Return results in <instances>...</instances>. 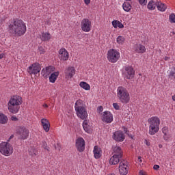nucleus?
<instances>
[{
  "label": "nucleus",
  "instance_id": "nucleus-1",
  "mask_svg": "<svg viewBox=\"0 0 175 175\" xmlns=\"http://www.w3.org/2000/svg\"><path fill=\"white\" fill-rule=\"evenodd\" d=\"M8 31L13 36H23L27 32V25L23 20L15 18L8 27Z\"/></svg>",
  "mask_w": 175,
  "mask_h": 175
},
{
  "label": "nucleus",
  "instance_id": "nucleus-2",
  "mask_svg": "<svg viewBox=\"0 0 175 175\" xmlns=\"http://www.w3.org/2000/svg\"><path fill=\"white\" fill-rule=\"evenodd\" d=\"M75 109L79 118H81V120H86L88 117V113L85 108V104H84L83 100H77L75 104Z\"/></svg>",
  "mask_w": 175,
  "mask_h": 175
},
{
  "label": "nucleus",
  "instance_id": "nucleus-3",
  "mask_svg": "<svg viewBox=\"0 0 175 175\" xmlns=\"http://www.w3.org/2000/svg\"><path fill=\"white\" fill-rule=\"evenodd\" d=\"M149 124V135L154 136L155 133H158L159 131V125L161 124V120L157 116H153L148 119Z\"/></svg>",
  "mask_w": 175,
  "mask_h": 175
},
{
  "label": "nucleus",
  "instance_id": "nucleus-4",
  "mask_svg": "<svg viewBox=\"0 0 175 175\" xmlns=\"http://www.w3.org/2000/svg\"><path fill=\"white\" fill-rule=\"evenodd\" d=\"M117 96L121 103L126 105L129 103L131 100V97L129 96V92L125 88L122 86H119L117 89Z\"/></svg>",
  "mask_w": 175,
  "mask_h": 175
},
{
  "label": "nucleus",
  "instance_id": "nucleus-5",
  "mask_svg": "<svg viewBox=\"0 0 175 175\" xmlns=\"http://www.w3.org/2000/svg\"><path fill=\"white\" fill-rule=\"evenodd\" d=\"M13 145L8 142H1L0 143V154L4 157L13 155Z\"/></svg>",
  "mask_w": 175,
  "mask_h": 175
},
{
  "label": "nucleus",
  "instance_id": "nucleus-6",
  "mask_svg": "<svg viewBox=\"0 0 175 175\" xmlns=\"http://www.w3.org/2000/svg\"><path fill=\"white\" fill-rule=\"evenodd\" d=\"M120 57H121V55L120 54V51L117 49H111L107 53V60L111 64H116V62L120 59Z\"/></svg>",
  "mask_w": 175,
  "mask_h": 175
},
{
  "label": "nucleus",
  "instance_id": "nucleus-7",
  "mask_svg": "<svg viewBox=\"0 0 175 175\" xmlns=\"http://www.w3.org/2000/svg\"><path fill=\"white\" fill-rule=\"evenodd\" d=\"M16 135L21 140H26L29 137V130L25 126L18 127L16 129Z\"/></svg>",
  "mask_w": 175,
  "mask_h": 175
},
{
  "label": "nucleus",
  "instance_id": "nucleus-8",
  "mask_svg": "<svg viewBox=\"0 0 175 175\" xmlns=\"http://www.w3.org/2000/svg\"><path fill=\"white\" fill-rule=\"evenodd\" d=\"M81 28L83 32H90L92 29V23L88 18H83L81 21Z\"/></svg>",
  "mask_w": 175,
  "mask_h": 175
},
{
  "label": "nucleus",
  "instance_id": "nucleus-9",
  "mask_svg": "<svg viewBox=\"0 0 175 175\" xmlns=\"http://www.w3.org/2000/svg\"><path fill=\"white\" fill-rule=\"evenodd\" d=\"M123 76L128 80L133 79V77L135 76V70H133V68L131 66H124V69L123 70Z\"/></svg>",
  "mask_w": 175,
  "mask_h": 175
},
{
  "label": "nucleus",
  "instance_id": "nucleus-10",
  "mask_svg": "<svg viewBox=\"0 0 175 175\" xmlns=\"http://www.w3.org/2000/svg\"><path fill=\"white\" fill-rule=\"evenodd\" d=\"M101 120L103 122H105L106 124H111L113 122V113L109 111H105L101 113L100 116Z\"/></svg>",
  "mask_w": 175,
  "mask_h": 175
},
{
  "label": "nucleus",
  "instance_id": "nucleus-11",
  "mask_svg": "<svg viewBox=\"0 0 175 175\" xmlns=\"http://www.w3.org/2000/svg\"><path fill=\"white\" fill-rule=\"evenodd\" d=\"M40 70H42V67L38 62L33 63L27 68V72L29 75H38Z\"/></svg>",
  "mask_w": 175,
  "mask_h": 175
},
{
  "label": "nucleus",
  "instance_id": "nucleus-12",
  "mask_svg": "<svg viewBox=\"0 0 175 175\" xmlns=\"http://www.w3.org/2000/svg\"><path fill=\"white\" fill-rule=\"evenodd\" d=\"M129 167H128V161H122L119 164V173L120 175H126Z\"/></svg>",
  "mask_w": 175,
  "mask_h": 175
},
{
  "label": "nucleus",
  "instance_id": "nucleus-13",
  "mask_svg": "<svg viewBox=\"0 0 175 175\" xmlns=\"http://www.w3.org/2000/svg\"><path fill=\"white\" fill-rule=\"evenodd\" d=\"M75 146L79 152H83L85 150V141L83 137H79L76 139Z\"/></svg>",
  "mask_w": 175,
  "mask_h": 175
},
{
  "label": "nucleus",
  "instance_id": "nucleus-14",
  "mask_svg": "<svg viewBox=\"0 0 175 175\" xmlns=\"http://www.w3.org/2000/svg\"><path fill=\"white\" fill-rule=\"evenodd\" d=\"M112 137L113 140L118 142H124L125 140V135L124 134V132L121 131H115L113 133Z\"/></svg>",
  "mask_w": 175,
  "mask_h": 175
},
{
  "label": "nucleus",
  "instance_id": "nucleus-15",
  "mask_svg": "<svg viewBox=\"0 0 175 175\" xmlns=\"http://www.w3.org/2000/svg\"><path fill=\"white\" fill-rule=\"evenodd\" d=\"M59 58L61 61H68L69 59V52L65 48L60 49L59 50Z\"/></svg>",
  "mask_w": 175,
  "mask_h": 175
},
{
  "label": "nucleus",
  "instance_id": "nucleus-16",
  "mask_svg": "<svg viewBox=\"0 0 175 175\" xmlns=\"http://www.w3.org/2000/svg\"><path fill=\"white\" fill-rule=\"evenodd\" d=\"M8 109L10 113H12V114H17V113H18V111L20 110V105H17L16 104L8 102Z\"/></svg>",
  "mask_w": 175,
  "mask_h": 175
},
{
  "label": "nucleus",
  "instance_id": "nucleus-17",
  "mask_svg": "<svg viewBox=\"0 0 175 175\" xmlns=\"http://www.w3.org/2000/svg\"><path fill=\"white\" fill-rule=\"evenodd\" d=\"M64 73L66 79H72V77H73L76 73V69H75V67H68L66 68Z\"/></svg>",
  "mask_w": 175,
  "mask_h": 175
},
{
  "label": "nucleus",
  "instance_id": "nucleus-18",
  "mask_svg": "<svg viewBox=\"0 0 175 175\" xmlns=\"http://www.w3.org/2000/svg\"><path fill=\"white\" fill-rule=\"evenodd\" d=\"M55 68L53 66H49L42 70V75L43 77H47L54 72Z\"/></svg>",
  "mask_w": 175,
  "mask_h": 175
},
{
  "label": "nucleus",
  "instance_id": "nucleus-19",
  "mask_svg": "<svg viewBox=\"0 0 175 175\" xmlns=\"http://www.w3.org/2000/svg\"><path fill=\"white\" fill-rule=\"evenodd\" d=\"M8 103L20 106L23 103V98L19 96H13L10 98Z\"/></svg>",
  "mask_w": 175,
  "mask_h": 175
},
{
  "label": "nucleus",
  "instance_id": "nucleus-20",
  "mask_svg": "<svg viewBox=\"0 0 175 175\" xmlns=\"http://www.w3.org/2000/svg\"><path fill=\"white\" fill-rule=\"evenodd\" d=\"M134 51L137 54H144L146 51V46L142 44H137L134 46Z\"/></svg>",
  "mask_w": 175,
  "mask_h": 175
},
{
  "label": "nucleus",
  "instance_id": "nucleus-21",
  "mask_svg": "<svg viewBox=\"0 0 175 175\" xmlns=\"http://www.w3.org/2000/svg\"><path fill=\"white\" fill-rule=\"evenodd\" d=\"M93 154L95 159H99L102 157V149L99 146H95L93 149Z\"/></svg>",
  "mask_w": 175,
  "mask_h": 175
},
{
  "label": "nucleus",
  "instance_id": "nucleus-22",
  "mask_svg": "<svg viewBox=\"0 0 175 175\" xmlns=\"http://www.w3.org/2000/svg\"><path fill=\"white\" fill-rule=\"evenodd\" d=\"M162 133L163 134V139L165 142H169L170 140V135L169 134V127L164 126L161 129Z\"/></svg>",
  "mask_w": 175,
  "mask_h": 175
},
{
  "label": "nucleus",
  "instance_id": "nucleus-23",
  "mask_svg": "<svg viewBox=\"0 0 175 175\" xmlns=\"http://www.w3.org/2000/svg\"><path fill=\"white\" fill-rule=\"evenodd\" d=\"M41 124L45 132H49V131H50V122H49V120L42 118L41 120Z\"/></svg>",
  "mask_w": 175,
  "mask_h": 175
},
{
  "label": "nucleus",
  "instance_id": "nucleus-24",
  "mask_svg": "<svg viewBox=\"0 0 175 175\" xmlns=\"http://www.w3.org/2000/svg\"><path fill=\"white\" fill-rule=\"evenodd\" d=\"M122 157L120 156H116V154H113V156L109 159V165H118L120 163V161Z\"/></svg>",
  "mask_w": 175,
  "mask_h": 175
},
{
  "label": "nucleus",
  "instance_id": "nucleus-25",
  "mask_svg": "<svg viewBox=\"0 0 175 175\" xmlns=\"http://www.w3.org/2000/svg\"><path fill=\"white\" fill-rule=\"evenodd\" d=\"M83 130L86 133H91V124L90 122L87 120H84L82 124Z\"/></svg>",
  "mask_w": 175,
  "mask_h": 175
},
{
  "label": "nucleus",
  "instance_id": "nucleus-26",
  "mask_svg": "<svg viewBox=\"0 0 175 175\" xmlns=\"http://www.w3.org/2000/svg\"><path fill=\"white\" fill-rule=\"evenodd\" d=\"M40 38L42 42H49L51 39V35L49 32H43L41 33Z\"/></svg>",
  "mask_w": 175,
  "mask_h": 175
},
{
  "label": "nucleus",
  "instance_id": "nucleus-27",
  "mask_svg": "<svg viewBox=\"0 0 175 175\" xmlns=\"http://www.w3.org/2000/svg\"><path fill=\"white\" fill-rule=\"evenodd\" d=\"M58 76H59V72H54L51 74L49 77V82L54 83L57 81V79H58Z\"/></svg>",
  "mask_w": 175,
  "mask_h": 175
},
{
  "label": "nucleus",
  "instance_id": "nucleus-28",
  "mask_svg": "<svg viewBox=\"0 0 175 175\" xmlns=\"http://www.w3.org/2000/svg\"><path fill=\"white\" fill-rule=\"evenodd\" d=\"M113 155L122 157V150H121V147L118 146H115L113 150Z\"/></svg>",
  "mask_w": 175,
  "mask_h": 175
},
{
  "label": "nucleus",
  "instance_id": "nucleus-29",
  "mask_svg": "<svg viewBox=\"0 0 175 175\" xmlns=\"http://www.w3.org/2000/svg\"><path fill=\"white\" fill-rule=\"evenodd\" d=\"M157 10H159V12H165L167 9V6L166 4L157 1Z\"/></svg>",
  "mask_w": 175,
  "mask_h": 175
},
{
  "label": "nucleus",
  "instance_id": "nucleus-30",
  "mask_svg": "<svg viewBox=\"0 0 175 175\" xmlns=\"http://www.w3.org/2000/svg\"><path fill=\"white\" fill-rule=\"evenodd\" d=\"M158 1H154L151 0L148 3V9L149 10H155V8L157 7Z\"/></svg>",
  "mask_w": 175,
  "mask_h": 175
},
{
  "label": "nucleus",
  "instance_id": "nucleus-31",
  "mask_svg": "<svg viewBox=\"0 0 175 175\" xmlns=\"http://www.w3.org/2000/svg\"><path fill=\"white\" fill-rule=\"evenodd\" d=\"M79 86L81 87V88H83L85 91H90L91 90V86L90 85V84L85 81L80 82Z\"/></svg>",
  "mask_w": 175,
  "mask_h": 175
},
{
  "label": "nucleus",
  "instance_id": "nucleus-32",
  "mask_svg": "<svg viewBox=\"0 0 175 175\" xmlns=\"http://www.w3.org/2000/svg\"><path fill=\"white\" fill-rule=\"evenodd\" d=\"M112 25L113 28H120V29L124 28V25L121 22H120V21H112Z\"/></svg>",
  "mask_w": 175,
  "mask_h": 175
},
{
  "label": "nucleus",
  "instance_id": "nucleus-33",
  "mask_svg": "<svg viewBox=\"0 0 175 175\" xmlns=\"http://www.w3.org/2000/svg\"><path fill=\"white\" fill-rule=\"evenodd\" d=\"M116 42L119 44V46H122L124 43H125V37L122 36H118L116 38Z\"/></svg>",
  "mask_w": 175,
  "mask_h": 175
},
{
  "label": "nucleus",
  "instance_id": "nucleus-34",
  "mask_svg": "<svg viewBox=\"0 0 175 175\" xmlns=\"http://www.w3.org/2000/svg\"><path fill=\"white\" fill-rule=\"evenodd\" d=\"M8 116H6V115L0 113V124H8Z\"/></svg>",
  "mask_w": 175,
  "mask_h": 175
},
{
  "label": "nucleus",
  "instance_id": "nucleus-35",
  "mask_svg": "<svg viewBox=\"0 0 175 175\" xmlns=\"http://www.w3.org/2000/svg\"><path fill=\"white\" fill-rule=\"evenodd\" d=\"M168 78L170 79V80H175V67H172V68H170Z\"/></svg>",
  "mask_w": 175,
  "mask_h": 175
},
{
  "label": "nucleus",
  "instance_id": "nucleus-36",
  "mask_svg": "<svg viewBox=\"0 0 175 175\" xmlns=\"http://www.w3.org/2000/svg\"><path fill=\"white\" fill-rule=\"evenodd\" d=\"M122 8L124 12H131L132 9V5L128 2H124L122 5Z\"/></svg>",
  "mask_w": 175,
  "mask_h": 175
},
{
  "label": "nucleus",
  "instance_id": "nucleus-37",
  "mask_svg": "<svg viewBox=\"0 0 175 175\" xmlns=\"http://www.w3.org/2000/svg\"><path fill=\"white\" fill-rule=\"evenodd\" d=\"M169 20H170V23H175V14H171L169 16Z\"/></svg>",
  "mask_w": 175,
  "mask_h": 175
},
{
  "label": "nucleus",
  "instance_id": "nucleus-38",
  "mask_svg": "<svg viewBox=\"0 0 175 175\" xmlns=\"http://www.w3.org/2000/svg\"><path fill=\"white\" fill-rule=\"evenodd\" d=\"M29 155H31V157H36V150H35L33 148H30L29 150Z\"/></svg>",
  "mask_w": 175,
  "mask_h": 175
},
{
  "label": "nucleus",
  "instance_id": "nucleus-39",
  "mask_svg": "<svg viewBox=\"0 0 175 175\" xmlns=\"http://www.w3.org/2000/svg\"><path fill=\"white\" fill-rule=\"evenodd\" d=\"M38 53H40V54H44V53H46V51L44 50V48H43V46H38Z\"/></svg>",
  "mask_w": 175,
  "mask_h": 175
},
{
  "label": "nucleus",
  "instance_id": "nucleus-40",
  "mask_svg": "<svg viewBox=\"0 0 175 175\" xmlns=\"http://www.w3.org/2000/svg\"><path fill=\"white\" fill-rule=\"evenodd\" d=\"M138 1H139V4L142 6H146V5H147V0H138Z\"/></svg>",
  "mask_w": 175,
  "mask_h": 175
},
{
  "label": "nucleus",
  "instance_id": "nucleus-41",
  "mask_svg": "<svg viewBox=\"0 0 175 175\" xmlns=\"http://www.w3.org/2000/svg\"><path fill=\"white\" fill-rule=\"evenodd\" d=\"M97 111L98 113V114H102V112L103 111V107L102 106H99L98 108H97Z\"/></svg>",
  "mask_w": 175,
  "mask_h": 175
},
{
  "label": "nucleus",
  "instance_id": "nucleus-42",
  "mask_svg": "<svg viewBox=\"0 0 175 175\" xmlns=\"http://www.w3.org/2000/svg\"><path fill=\"white\" fill-rule=\"evenodd\" d=\"M113 106L116 110H120V105L117 103H113Z\"/></svg>",
  "mask_w": 175,
  "mask_h": 175
},
{
  "label": "nucleus",
  "instance_id": "nucleus-43",
  "mask_svg": "<svg viewBox=\"0 0 175 175\" xmlns=\"http://www.w3.org/2000/svg\"><path fill=\"white\" fill-rule=\"evenodd\" d=\"M42 147H43V148H44V150H49V148H47V143L43 142Z\"/></svg>",
  "mask_w": 175,
  "mask_h": 175
},
{
  "label": "nucleus",
  "instance_id": "nucleus-44",
  "mask_svg": "<svg viewBox=\"0 0 175 175\" xmlns=\"http://www.w3.org/2000/svg\"><path fill=\"white\" fill-rule=\"evenodd\" d=\"M85 5H90L91 3V0H84Z\"/></svg>",
  "mask_w": 175,
  "mask_h": 175
},
{
  "label": "nucleus",
  "instance_id": "nucleus-45",
  "mask_svg": "<svg viewBox=\"0 0 175 175\" xmlns=\"http://www.w3.org/2000/svg\"><path fill=\"white\" fill-rule=\"evenodd\" d=\"M13 137H14V135H11L10 136V137L8 138V139H7V141H5V142H8L9 143V142H10V140H12V139H13Z\"/></svg>",
  "mask_w": 175,
  "mask_h": 175
},
{
  "label": "nucleus",
  "instance_id": "nucleus-46",
  "mask_svg": "<svg viewBox=\"0 0 175 175\" xmlns=\"http://www.w3.org/2000/svg\"><path fill=\"white\" fill-rule=\"evenodd\" d=\"M153 169H154V170H159V165H154L153 166Z\"/></svg>",
  "mask_w": 175,
  "mask_h": 175
},
{
  "label": "nucleus",
  "instance_id": "nucleus-47",
  "mask_svg": "<svg viewBox=\"0 0 175 175\" xmlns=\"http://www.w3.org/2000/svg\"><path fill=\"white\" fill-rule=\"evenodd\" d=\"M11 120L12 121H17V117H16L15 116H13L11 117Z\"/></svg>",
  "mask_w": 175,
  "mask_h": 175
},
{
  "label": "nucleus",
  "instance_id": "nucleus-48",
  "mask_svg": "<svg viewBox=\"0 0 175 175\" xmlns=\"http://www.w3.org/2000/svg\"><path fill=\"white\" fill-rule=\"evenodd\" d=\"M144 143L149 147L150 146V142H148L147 139L144 140Z\"/></svg>",
  "mask_w": 175,
  "mask_h": 175
},
{
  "label": "nucleus",
  "instance_id": "nucleus-49",
  "mask_svg": "<svg viewBox=\"0 0 175 175\" xmlns=\"http://www.w3.org/2000/svg\"><path fill=\"white\" fill-rule=\"evenodd\" d=\"M139 175H147V174L143 171H139Z\"/></svg>",
  "mask_w": 175,
  "mask_h": 175
},
{
  "label": "nucleus",
  "instance_id": "nucleus-50",
  "mask_svg": "<svg viewBox=\"0 0 175 175\" xmlns=\"http://www.w3.org/2000/svg\"><path fill=\"white\" fill-rule=\"evenodd\" d=\"M138 161L140 162V163H142V162H143V160H142V157H138Z\"/></svg>",
  "mask_w": 175,
  "mask_h": 175
},
{
  "label": "nucleus",
  "instance_id": "nucleus-51",
  "mask_svg": "<svg viewBox=\"0 0 175 175\" xmlns=\"http://www.w3.org/2000/svg\"><path fill=\"white\" fill-rule=\"evenodd\" d=\"M164 59H165V61H169V59H170V57H167V56H165V57H164Z\"/></svg>",
  "mask_w": 175,
  "mask_h": 175
},
{
  "label": "nucleus",
  "instance_id": "nucleus-52",
  "mask_svg": "<svg viewBox=\"0 0 175 175\" xmlns=\"http://www.w3.org/2000/svg\"><path fill=\"white\" fill-rule=\"evenodd\" d=\"M3 57H5V54H3V53L0 54V59H2V58H3Z\"/></svg>",
  "mask_w": 175,
  "mask_h": 175
},
{
  "label": "nucleus",
  "instance_id": "nucleus-53",
  "mask_svg": "<svg viewBox=\"0 0 175 175\" xmlns=\"http://www.w3.org/2000/svg\"><path fill=\"white\" fill-rule=\"evenodd\" d=\"M172 35H175V31H174V30H173L172 32H171V36Z\"/></svg>",
  "mask_w": 175,
  "mask_h": 175
},
{
  "label": "nucleus",
  "instance_id": "nucleus-54",
  "mask_svg": "<svg viewBox=\"0 0 175 175\" xmlns=\"http://www.w3.org/2000/svg\"><path fill=\"white\" fill-rule=\"evenodd\" d=\"M43 107H49V105H47V104H44Z\"/></svg>",
  "mask_w": 175,
  "mask_h": 175
},
{
  "label": "nucleus",
  "instance_id": "nucleus-55",
  "mask_svg": "<svg viewBox=\"0 0 175 175\" xmlns=\"http://www.w3.org/2000/svg\"><path fill=\"white\" fill-rule=\"evenodd\" d=\"M162 147H163V146H162V144L159 145V148H162Z\"/></svg>",
  "mask_w": 175,
  "mask_h": 175
},
{
  "label": "nucleus",
  "instance_id": "nucleus-56",
  "mask_svg": "<svg viewBox=\"0 0 175 175\" xmlns=\"http://www.w3.org/2000/svg\"><path fill=\"white\" fill-rule=\"evenodd\" d=\"M124 132H126V129H124Z\"/></svg>",
  "mask_w": 175,
  "mask_h": 175
},
{
  "label": "nucleus",
  "instance_id": "nucleus-57",
  "mask_svg": "<svg viewBox=\"0 0 175 175\" xmlns=\"http://www.w3.org/2000/svg\"><path fill=\"white\" fill-rule=\"evenodd\" d=\"M126 1H131V0H126Z\"/></svg>",
  "mask_w": 175,
  "mask_h": 175
}]
</instances>
